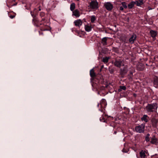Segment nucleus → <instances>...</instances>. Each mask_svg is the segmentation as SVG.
Listing matches in <instances>:
<instances>
[{
    "label": "nucleus",
    "instance_id": "nucleus-1",
    "mask_svg": "<svg viewBox=\"0 0 158 158\" xmlns=\"http://www.w3.org/2000/svg\"><path fill=\"white\" fill-rule=\"evenodd\" d=\"M158 108L157 104L156 103L149 104L146 106L145 109L148 112H156Z\"/></svg>",
    "mask_w": 158,
    "mask_h": 158
},
{
    "label": "nucleus",
    "instance_id": "nucleus-2",
    "mask_svg": "<svg viewBox=\"0 0 158 158\" xmlns=\"http://www.w3.org/2000/svg\"><path fill=\"white\" fill-rule=\"evenodd\" d=\"M88 7L89 8L95 10L98 8V3L96 1H92L89 4Z\"/></svg>",
    "mask_w": 158,
    "mask_h": 158
},
{
    "label": "nucleus",
    "instance_id": "nucleus-3",
    "mask_svg": "<svg viewBox=\"0 0 158 158\" xmlns=\"http://www.w3.org/2000/svg\"><path fill=\"white\" fill-rule=\"evenodd\" d=\"M145 125L142 123L140 125L137 126L135 127L136 132L139 133H143L144 131Z\"/></svg>",
    "mask_w": 158,
    "mask_h": 158
},
{
    "label": "nucleus",
    "instance_id": "nucleus-4",
    "mask_svg": "<svg viewBox=\"0 0 158 158\" xmlns=\"http://www.w3.org/2000/svg\"><path fill=\"white\" fill-rule=\"evenodd\" d=\"M104 6L106 9L108 11L111 10L113 7V5L110 2H107L104 3Z\"/></svg>",
    "mask_w": 158,
    "mask_h": 158
},
{
    "label": "nucleus",
    "instance_id": "nucleus-5",
    "mask_svg": "<svg viewBox=\"0 0 158 158\" xmlns=\"http://www.w3.org/2000/svg\"><path fill=\"white\" fill-rule=\"evenodd\" d=\"M123 60L121 59H116L114 62V65L120 68L122 64L123 66L124 64H123Z\"/></svg>",
    "mask_w": 158,
    "mask_h": 158
},
{
    "label": "nucleus",
    "instance_id": "nucleus-6",
    "mask_svg": "<svg viewBox=\"0 0 158 158\" xmlns=\"http://www.w3.org/2000/svg\"><path fill=\"white\" fill-rule=\"evenodd\" d=\"M136 38V35L135 34H133L129 39V42L131 43H133Z\"/></svg>",
    "mask_w": 158,
    "mask_h": 158
},
{
    "label": "nucleus",
    "instance_id": "nucleus-7",
    "mask_svg": "<svg viewBox=\"0 0 158 158\" xmlns=\"http://www.w3.org/2000/svg\"><path fill=\"white\" fill-rule=\"evenodd\" d=\"M74 23L76 26H77L79 27H80L81 26L82 24L81 20L80 19L75 20L74 21Z\"/></svg>",
    "mask_w": 158,
    "mask_h": 158
},
{
    "label": "nucleus",
    "instance_id": "nucleus-8",
    "mask_svg": "<svg viewBox=\"0 0 158 158\" xmlns=\"http://www.w3.org/2000/svg\"><path fill=\"white\" fill-rule=\"evenodd\" d=\"M148 117L147 115L144 114L141 118V119L142 121L147 123L148 121Z\"/></svg>",
    "mask_w": 158,
    "mask_h": 158
},
{
    "label": "nucleus",
    "instance_id": "nucleus-9",
    "mask_svg": "<svg viewBox=\"0 0 158 158\" xmlns=\"http://www.w3.org/2000/svg\"><path fill=\"white\" fill-rule=\"evenodd\" d=\"M135 4L137 6H140L143 4V0H137L135 2Z\"/></svg>",
    "mask_w": 158,
    "mask_h": 158
},
{
    "label": "nucleus",
    "instance_id": "nucleus-10",
    "mask_svg": "<svg viewBox=\"0 0 158 158\" xmlns=\"http://www.w3.org/2000/svg\"><path fill=\"white\" fill-rule=\"evenodd\" d=\"M73 15L76 17H78L80 16L79 11L78 10H76L73 11Z\"/></svg>",
    "mask_w": 158,
    "mask_h": 158
},
{
    "label": "nucleus",
    "instance_id": "nucleus-11",
    "mask_svg": "<svg viewBox=\"0 0 158 158\" xmlns=\"http://www.w3.org/2000/svg\"><path fill=\"white\" fill-rule=\"evenodd\" d=\"M150 34L151 36L153 38H155L157 35V33L156 31L151 30L150 32Z\"/></svg>",
    "mask_w": 158,
    "mask_h": 158
},
{
    "label": "nucleus",
    "instance_id": "nucleus-12",
    "mask_svg": "<svg viewBox=\"0 0 158 158\" xmlns=\"http://www.w3.org/2000/svg\"><path fill=\"white\" fill-rule=\"evenodd\" d=\"M120 70L121 72L123 73H126L128 71L127 65L125 66L123 69H121Z\"/></svg>",
    "mask_w": 158,
    "mask_h": 158
},
{
    "label": "nucleus",
    "instance_id": "nucleus-13",
    "mask_svg": "<svg viewBox=\"0 0 158 158\" xmlns=\"http://www.w3.org/2000/svg\"><path fill=\"white\" fill-rule=\"evenodd\" d=\"M145 151L142 150L139 153L140 157L141 158H145Z\"/></svg>",
    "mask_w": 158,
    "mask_h": 158
},
{
    "label": "nucleus",
    "instance_id": "nucleus-14",
    "mask_svg": "<svg viewBox=\"0 0 158 158\" xmlns=\"http://www.w3.org/2000/svg\"><path fill=\"white\" fill-rule=\"evenodd\" d=\"M85 30L89 32L91 30L92 27L90 25H86L85 27Z\"/></svg>",
    "mask_w": 158,
    "mask_h": 158
},
{
    "label": "nucleus",
    "instance_id": "nucleus-15",
    "mask_svg": "<svg viewBox=\"0 0 158 158\" xmlns=\"http://www.w3.org/2000/svg\"><path fill=\"white\" fill-rule=\"evenodd\" d=\"M135 4V2L132 1L128 4L127 6L129 9H131L134 6Z\"/></svg>",
    "mask_w": 158,
    "mask_h": 158
},
{
    "label": "nucleus",
    "instance_id": "nucleus-16",
    "mask_svg": "<svg viewBox=\"0 0 158 158\" xmlns=\"http://www.w3.org/2000/svg\"><path fill=\"white\" fill-rule=\"evenodd\" d=\"M90 75L91 77H93L95 76V73L93 69H92L90 71Z\"/></svg>",
    "mask_w": 158,
    "mask_h": 158
},
{
    "label": "nucleus",
    "instance_id": "nucleus-17",
    "mask_svg": "<svg viewBox=\"0 0 158 158\" xmlns=\"http://www.w3.org/2000/svg\"><path fill=\"white\" fill-rule=\"evenodd\" d=\"M107 38H108L107 37H105L102 39V41L103 43V44L104 45H106L107 44L106 41Z\"/></svg>",
    "mask_w": 158,
    "mask_h": 158
},
{
    "label": "nucleus",
    "instance_id": "nucleus-18",
    "mask_svg": "<svg viewBox=\"0 0 158 158\" xmlns=\"http://www.w3.org/2000/svg\"><path fill=\"white\" fill-rule=\"evenodd\" d=\"M126 87L125 86H120L119 87V89H118V91L120 92L122 90H125L126 89Z\"/></svg>",
    "mask_w": 158,
    "mask_h": 158
},
{
    "label": "nucleus",
    "instance_id": "nucleus-19",
    "mask_svg": "<svg viewBox=\"0 0 158 158\" xmlns=\"http://www.w3.org/2000/svg\"><path fill=\"white\" fill-rule=\"evenodd\" d=\"M75 4L74 3H72L71 4L70 6V9L71 11H73L75 9Z\"/></svg>",
    "mask_w": 158,
    "mask_h": 158
},
{
    "label": "nucleus",
    "instance_id": "nucleus-20",
    "mask_svg": "<svg viewBox=\"0 0 158 158\" xmlns=\"http://www.w3.org/2000/svg\"><path fill=\"white\" fill-rule=\"evenodd\" d=\"M109 59V57H104L102 59V61L104 63H107Z\"/></svg>",
    "mask_w": 158,
    "mask_h": 158
},
{
    "label": "nucleus",
    "instance_id": "nucleus-21",
    "mask_svg": "<svg viewBox=\"0 0 158 158\" xmlns=\"http://www.w3.org/2000/svg\"><path fill=\"white\" fill-rule=\"evenodd\" d=\"M104 116H106V115L103 114L102 115V117L100 118V120L101 121L103 122H105L106 121H105V118H104Z\"/></svg>",
    "mask_w": 158,
    "mask_h": 158
},
{
    "label": "nucleus",
    "instance_id": "nucleus-22",
    "mask_svg": "<svg viewBox=\"0 0 158 158\" xmlns=\"http://www.w3.org/2000/svg\"><path fill=\"white\" fill-rule=\"evenodd\" d=\"M121 4L122 5L123 7L125 9L127 8V5L126 3L125 2H121Z\"/></svg>",
    "mask_w": 158,
    "mask_h": 158
},
{
    "label": "nucleus",
    "instance_id": "nucleus-23",
    "mask_svg": "<svg viewBox=\"0 0 158 158\" xmlns=\"http://www.w3.org/2000/svg\"><path fill=\"white\" fill-rule=\"evenodd\" d=\"M95 19L96 18L93 15L91 16V17L90 19V20L91 23H94Z\"/></svg>",
    "mask_w": 158,
    "mask_h": 158
},
{
    "label": "nucleus",
    "instance_id": "nucleus-24",
    "mask_svg": "<svg viewBox=\"0 0 158 158\" xmlns=\"http://www.w3.org/2000/svg\"><path fill=\"white\" fill-rule=\"evenodd\" d=\"M157 139H156L153 138L151 139V143L152 144H155L156 143Z\"/></svg>",
    "mask_w": 158,
    "mask_h": 158
},
{
    "label": "nucleus",
    "instance_id": "nucleus-25",
    "mask_svg": "<svg viewBox=\"0 0 158 158\" xmlns=\"http://www.w3.org/2000/svg\"><path fill=\"white\" fill-rule=\"evenodd\" d=\"M104 103L103 104L102 103H101L100 104H98V106L99 107V106L100 105V106L101 107L103 108V107H104L103 106L104 105V106L106 104L105 101L104 100Z\"/></svg>",
    "mask_w": 158,
    "mask_h": 158
},
{
    "label": "nucleus",
    "instance_id": "nucleus-26",
    "mask_svg": "<svg viewBox=\"0 0 158 158\" xmlns=\"http://www.w3.org/2000/svg\"><path fill=\"white\" fill-rule=\"evenodd\" d=\"M149 136H150V134H147V135L145 137V140L147 142L149 141L150 140L149 138Z\"/></svg>",
    "mask_w": 158,
    "mask_h": 158
},
{
    "label": "nucleus",
    "instance_id": "nucleus-27",
    "mask_svg": "<svg viewBox=\"0 0 158 158\" xmlns=\"http://www.w3.org/2000/svg\"><path fill=\"white\" fill-rule=\"evenodd\" d=\"M154 84L156 85H158V79H156L154 80Z\"/></svg>",
    "mask_w": 158,
    "mask_h": 158
},
{
    "label": "nucleus",
    "instance_id": "nucleus-28",
    "mask_svg": "<svg viewBox=\"0 0 158 158\" xmlns=\"http://www.w3.org/2000/svg\"><path fill=\"white\" fill-rule=\"evenodd\" d=\"M141 64H140V65H137V68L138 70H139V71L142 70L143 69V68H139V66H141Z\"/></svg>",
    "mask_w": 158,
    "mask_h": 158
},
{
    "label": "nucleus",
    "instance_id": "nucleus-29",
    "mask_svg": "<svg viewBox=\"0 0 158 158\" xmlns=\"http://www.w3.org/2000/svg\"><path fill=\"white\" fill-rule=\"evenodd\" d=\"M44 15L45 14L43 12H41L40 14V16L41 17H43L44 16Z\"/></svg>",
    "mask_w": 158,
    "mask_h": 158
},
{
    "label": "nucleus",
    "instance_id": "nucleus-30",
    "mask_svg": "<svg viewBox=\"0 0 158 158\" xmlns=\"http://www.w3.org/2000/svg\"><path fill=\"white\" fill-rule=\"evenodd\" d=\"M124 9V7L122 6H120L119 7V10L121 11H123Z\"/></svg>",
    "mask_w": 158,
    "mask_h": 158
},
{
    "label": "nucleus",
    "instance_id": "nucleus-31",
    "mask_svg": "<svg viewBox=\"0 0 158 158\" xmlns=\"http://www.w3.org/2000/svg\"><path fill=\"white\" fill-rule=\"evenodd\" d=\"M15 17V15H10L9 16L10 18L11 19H13Z\"/></svg>",
    "mask_w": 158,
    "mask_h": 158
},
{
    "label": "nucleus",
    "instance_id": "nucleus-32",
    "mask_svg": "<svg viewBox=\"0 0 158 158\" xmlns=\"http://www.w3.org/2000/svg\"><path fill=\"white\" fill-rule=\"evenodd\" d=\"M155 122V123H157L158 122V120L157 119H155L154 120Z\"/></svg>",
    "mask_w": 158,
    "mask_h": 158
},
{
    "label": "nucleus",
    "instance_id": "nucleus-33",
    "mask_svg": "<svg viewBox=\"0 0 158 158\" xmlns=\"http://www.w3.org/2000/svg\"><path fill=\"white\" fill-rule=\"evenodd\" d=\"M45 19L44 18H43L42 19V21H44L45 20Z\"/></svg>",
    "mask_w": 158,
    "mask_h": 158
},
{
    "label": "nucleus",
    "instance_id": "nucleus-34",
    "mask_svg": "<svg viewBox=\"0 0 158 158\" xmlns=\"http://www.w3.org/2000/svg\"><path fill=\"white\" fill-rule=\"evenodd\" d=\"M148 10H152V8H150V7H148Z\"/></svg>",
    "mask_w": 158,
    "mask_h": 158
},
{
    "label": "nucleus",
    "instance_id": "nucleus-35",
    "mask_svg": "<svg viewBox=\"0 0 158 158\" xmlns=\"http://www.w3.org/2000/svg\"><path fill=\"white\" fill-rule=\"evenodd\" d=\"M116 133H117V131H115L114 132V134H116Z\"/></svg>",
    "mask_w": 158,
    "mask_h": 158
},
{
    "label": "nucleus",
    "instance_id": "nucleus-36",
    "mask_svg": "<svg viewBox=\"0 0 158 158\" xmlns=\"http://www.w3.org/2000/svg\"><path fill=\"white\" fill-rule=\"evenodd\" d=\"M130 74L131 75H133V73L132 72H130Z\"/></svg>",
    "mask_w": 158,
    "mask_h": 158
},
{
    "label": "nucleus",
    "instance_id": "nucleus-37",
    "mask_svg": "<svg viewBox=\"0 0 158 158\" xmlns=\"http://www.w3.org/2000/svg\"><path fill=\"white\" fill-rule=\"evenodd\" d=\"M40 10H41V9H40H40H39V11H40Z\"/></svg>",
    "mask_w": 158,
    "mask_h": 158
}]
</instances>
